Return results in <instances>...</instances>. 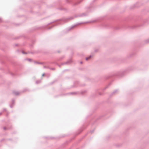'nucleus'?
<instances>
[{"mask_svg":"<svg viewBox=\"0 0 149 149\" xmlns=\"http://www.w3.org/2000/svg\"><path fill=\"white\" fill-rule=\"evenodd\" d=\"M91 56H90L89 57H87V58H86V60H88V59H90L91 58Z\"/></svg>","mask_w":149,"mask_h":149,"instance_id":"f257e3e1","label":"nucleus"}]
</instances>
